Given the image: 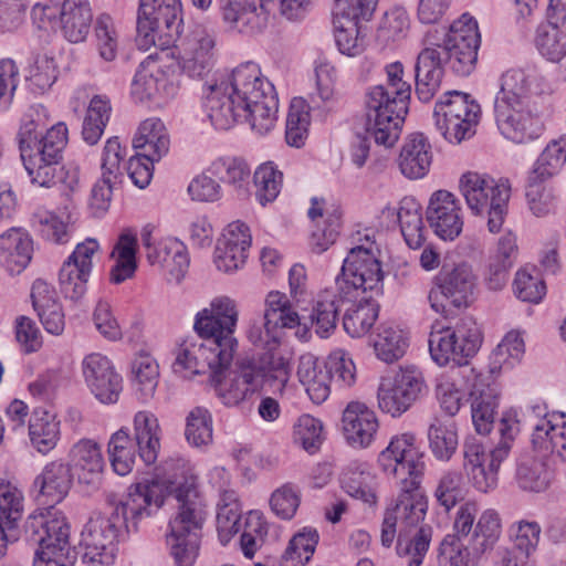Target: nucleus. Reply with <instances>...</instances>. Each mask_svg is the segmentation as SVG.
Instances as JSON below:
<instances>
[{"mask_svg":"<svg viewBox=\"0 0 566 566\" xmlns=\"http://www.w3.org/2000/svg\"><path fill=\"white\" fill-rule=\"evenodd\" d=\"M525 198L530 212L536 218H545L556 211L557 196L546 179L528 176Z\"/></svg>","mask_w":566,"mask_h":566,"instance_id":"nucleus-52","label":"nucleus"},{"mask_svg":"<svg viewBox=\"0 0 566 566\" xmlns=\"http://www.w3.org/2000/svg\"><path fill=\"white\" fill-rule=\"evenodd\" d=\"M135 385L143 401H148L155 394L159 378V366L149 354H139L133 363Z\"/></svg>","mask_w":566,"mask_h":566,"instance_id":"nucleus-62","label":"nucleus"},{"mask_svg":"<svg viewBox=\"0 0 566 566\" xmlns=\"http://www.w3.org/2000/svg\"><path fill=\"white\" fill-rule=\"evenodd\" d=\"M432 531L429 526H422L410 534L400 531L397 539V553L399 556L409 557L408 566H420L429 549Z\"/></svg>","mask_w":566,"mask_h":566,"instance_id":"nucleus-56","label":"nucleus"},{"mask_svg":"<svg viewBox=\"0 0 566 566\" xmlns=\"http://www.w3.org/2000/svg\"><path fill=\"white\" fill-rule=\"evenodd\" d=\"M379 0H336L333 10L335 40L339 51L356 56L365 50L359 21L371 19Z\"/></svg>","mask_w":566,"mask_h":566,"instance_id":"nucleus-16","label":"nucleus"},{"mask_svg":"<svg viewBox=\"0 0 566 566\" xmlns=\"http://www.w3.org/2000/svg\"><path fill=\"white\" fill-rule=\"evenodd\" d=\"M170 139L165 124L159 118L144 120L133 139L137 155L147 161H159L169 150Z\"/></svg>","mask_w":566,"mask_h":566,"instance_id":"nucleus-38","label":"nucleus"},{"mask_svg":"<svg viewBox=\"0 0 566 566\" xmlns=\"http://www.w3.org/2000/svg\"><path fill=\"white\" fill-rule=\"evenodd\" d=\"M481 107L469 95L449 91L436 103L433 118L437 130L450 144H460L475 134Z\"/></svg>","mask_w":566,"mask_h":566,"instance_id":"nucleus-12","label":"nucleus"},{"mask_svg":"<svg viewBox=\"0 0 566 566\" xmlns=\"http://www.w3.org/2000/svg\"><path fill=\"white\" fill-rule=\"evenodd\" d=\"M516 481L523 490L541 492L549 483L545 463L532 455H524L517 462Z\"/></svg>","mask_w":566,"mask_h":566,"instance_id":"nucleus-61","label":"nucleus"},{"mask_svg":"<svg viewBox=\"0 0 566 566\" xmlns=\"http://www.w3.org/2000/svg\"><path fill=\"white\" fill-rule=\"evenodd\" d=\"M428 440L433 457L439 461H449L459 444L455 424L436 419L428 429Z\"/></svg>","mask_w":566,"mask_h":566,"instance_id":"nucleus-54","label":"nucleus"},{"mask_svg":"<svg viewBox=\"0 0 566 566\" xmlns=\"http://www.w3.org/2000/svg\"><path fill=\"white\" fill-rule=\"evenodd\" d=\"M270 0H228L221 8L222 20L229 30L244 35H255L265 30L269 22Z\"/></svg>","mask_w":566,"mask_h":566,"instance_id":"nucleus-27","label":"nucleus"},{"mask_svg":"<svg viewBox=\"0 0 566 566\" xmlns=\"http://www.w3.org/2000/svg\"><path fill=\"white\" fill-rule=\"evenodd\" d=\"M109 99L103 95H95L87 107L83 122L82 135L90 145H95L102 137L111 116Z\"/></svg>","mask_w":566,"mask_h":566,"instance_id":"nucleus-55","label":"nucleus"},{"mask_svg":"<svg viewBox=\"0 0 566 566\" xmlns=\"http://www.w3.org/2000/svg\"><path fill=\"white\" fill-rule=\"evenodd\" d=\"M547 18L548 25L537 31L536 46L545 59L566 67V33L558 28L566 21V0H549Z\"/></svg>","mask_w":566,"mask_h":566,"instance_id":"nucleus-30","label":"nucleus"},{"mask_svg":"<svg viewBox=\"0 0 566 566\" xmlns=\"http://www.w3.org/2000/svg\"><path fill=\"white\" fill-rule=\"evenodd\" d=\"M67 465L78 482L95 484L105 467L101 446L95 440L81 439L71 448Z\"/></svg>","mask_w":566,"mask_h":566,"instance_id":"nucleus-33","label":"nucleus"},{"mask_svg":"<svg viewBox=\"0 0 566 566\" xmlns=\"http://www.w3.org/2000/svg\"><path fill=\"white\" fill-rule=\"evenodd\" d=\"M334 81V67L328 63H321L316 67V88L310 94L308 104L302 97L292 99L285 128V139L290 146L300 148L305 144L310 125L307 108H324L335 99Z\"/></svg>","mask_w":566,"mask_h":566,"instance_id":"nucleus-14","label":"nucleus"},{"mask_svg":"<svg viewBox=\"0 0 566 566\" xmlns=\"http://www.w3.org/2000/svg\"><path fill=\"white\" fill-rule=\"evenodd\" d=\"M81 370L91 394L102 403H116L123 390V378L113 361L101 353H91L82 359Z\"/></svg>","mask_w":566,"mask_h":566,"instance_id":"nucleus-23","label":"nucleus"},{"mask_svg":"<svg viewBox=\"0 0 566 566\" xmlns=\"http://www.w3.org/2000/svg\"><path fill=\"white\" fill-rule=\"evenodd\" d=\"M482 343V334L472 317H462L454 327L432 328L429 336V352L439 366L450 361L459 366L476 354Z\"/></svg>","mask_w":566,"mask_h":566,"instance_id":"nucleus-13","label":"nucleus"},{"mask_svg":"<svg viewBox=\"0 0 566 566\" xmlns=\"http://www.w3.org/2000/svg\"><path fill=\"white\" fill-rule=\"evenodd\" d=\"M501 535V516L497 511L488 509L480 514L468 548L474 557H480L495 547Z\"/></svg>","mask_w":566,"mask_h":566,"instance_id":"nucleus-46","label":"nucleus"},{"mask_svg":"<svg viewBox=\"0 0 566 566\" xmlns=\"http://www.w3.org/2000/svg\"><path fill=\"white\" fill-rule=\"evenodd\" d=\"M98 248V242L95 239H86L78 243L63 262L59 273V283L61 292L66 298L77 301L86 293V284L93 268L92 260Z\"/></svg>","mask_w":566,"mask_h":566,"instance_id":"nucleus-24","label":"nucleus"},{"mask_svg":"<svg viewBox=\"0 0 566 566\" xmlns=\"http://www.w3.org/2000/svg\"><path fill=\"white\" fill-rule=\"evenodd\" d=\"M381 472L397 480L399 494L396 504L387 509L381 524V544L389 547L397 533V523L416 526L426 515L428 503L421 490L424 454L410 432L394 436L377 458Z\"/></svg>","mask_w":566,"mask_h":566,"instance_id":"nucleus-2","label":"nucleus"},{"mask_svg":"<svg viewBox=\"0 0 566 566\" xmlns=\"http://www.w3.org/2000/svg\"><path fill=\"white\" fill-rule=\"evenodd\" d=\"M470 387L471 413L475 430L479 433H489L494 422L496 390L489 382L490 377L478 373L474 368L462 371Z\"/></svg>","mask_w":566,"mask_h":566,"instance_id":"nucleus-29","label":"nucleus"},{"mask_svg":"<svg viewBox=\"0 0 566 566\" xmlns=\"http://www.w3.org/2000/svg\"><path fill=\"white\" fill-rule=\"evenodd\" d=\"M358 241L359 244L349 250L335 281L339 301L354 302L360 296L378 293L382 286L384 273L374 238L366 233Z\"/></svg>","mask_w":566,"mask_h":566,"instance_id":"nucleus-8","label":"nucleus"},{"mask_svg":"<svg viewBox=\"0 0 566 566\" xmlns=\"http://www.w3.org/2000/svg\"><path fill=\"white\" fill-rule=\"evenodd\" d=\"M182 24L179 0H139L137 44L143 50L169 45Z\"/></svg>","mask_w":566,"mask_h":566,"instance_id":"nucleus-11","label":"nucleus"},{"mask_svg":"<svg viewBox=\"0 0 566 566\" xmlns=\"http://www.w3.org/2000/svg\"><path fill=\"white\" fill-rule=\"evenodd\" d=\"M253 184L258 202L261 206H266L273 202L281 192L283 174L273 163H264L255 169Z\"/></svg>","mask_w":566,"mask_h":566,"instance_id":"nucleus-59","label":"nucleus"},{"mask_svg":"<svg viewBox=\"0 0 566 566\" xmlns=\"http://www.w3.org/2000/svg\"><path fill=\"white\" fill-rule=\"evenodd\" d=\"M444 64L446 56L438 44L426 46L418 54L415 66L416 94L421 102H430L439 91Z\"/></svg>","mask_w":566,"mask_h":566,"instance_id":"nucleus-31","label":"nucleus"},{"mask_svg":"<svg viewBox=\"0 0 566 566\" xmlns=\"http://www.w3.org/2000/svg\"><path fill=\"white\" fill-rule=\"evenodd\" d=\"M107 452L113 470L118 475L124 476L132 472L136 462V455L138 454V448L127 428H120L112 434Z\"/></svg>","mask_w":566,"mask_h":566,"instance_id":"nucleus-51","label":"nucleus"},{"mask_svg":"<svg viewBox=\"0 0 566 566\" xmlns=\"http://www.w3.org/2000/svg\"><path fill=\"white\" fill-rule=\"evenodd\" d=\"M431 163L432 149L428 138L421 133L410 135L398 158L401 174L408 179H421L429 172Z\"/></svg>","mask_w":566,"mask_h":566,"instance_id":"nucleus-36","label":"nucleus"},{"mask_svg":"<svg viewBox=\"0 0 566 566\" xmlns=\"http://www.w3.org/2000/svg\"><path fill=\"white\" fill-rule=\"evenodd\" d=\"M207 172L216 177L219 181L229 184L238 190L244 189L250 168L248 164L237 157H220L213 160L207 168Z\"/></svg>","mask_w":566,"mask_h":566,"instance_id":"nucleus-58","label":"nucleus"},{"mask_svg":"<svg viewBox=\"0 0 566 566\" xmlns=\"http://www.w3.org/2000/svg\"><path fill=\"white\" fill-rule=\"evenodd\" d=\"M67 144V127L57 123L46 130L40 143L20 147V157L32 184L51 188L57 182L71 192L80 187L77 167L61 165L62 151Z\"/></svg>","mask_w":566,"mask_h":566,"instance_id":"nucleus-7","label":"nucleus"},{"mask_svg":"<svg viewBox=\"0 0 566 566\" xmlns=\"http://www.w3.org/2000/svg\"><path fill=\"white\" fill-rule=\"evenodd\" d=\"M459 189L472 213L486 214L489 231L497 233L503 226L511 197L509 180H495L486 174L467 171L460 177Z\"/></svg>","mask_w":566,"mask_h":566,"instance_id":"nucleus-9","label":"nucleus"},{"mask_svg":"<svg viewBox=\"0 0 566 566\" xmlns=\"http://www.w3.org/2000/svg\"><path fill=\"white\" fill-rule=\"evenodd\" d=\"M308 217L315 222V229L311 234L312 249L322 253L337 239L340 229V213L337 209L326 210L324 200L313 198Z\"/></svg>","mask_w":566,"mask_h":566,"instance_id":"nucleus-40","label":"nucleus"},{"mask_svg":"<svg viewBox=\"0 0 566 566\" xmlns=\"http://www.w3.org/2000/svg\"><path fill=\"white\" fill-rule=\"evenodd\" d=\"M475 287V275L468 264L441 271L434 279L428 300L431 308L448 315L452 308L468 306Z\"/></svg>","mask_w":566,"mask_h":566,"instance_id":"nucleus-19","label":"nucleus"},{"mask_svg":"<svg viewBox=\"0 0 566 566\" xmlns=\"http://www.w3.org/2000/svg\"><path fill=\"white\" fill-rule=\"evenodd\" d=\"M31 298L34 311L45 328L53 335H60L65 327V316L59 303L55 289L48 282L38 279L31 289Z\"/></svg>","mask_w":566,"mask_h":566,"instance_id":"nucleus-34","label":"nucleus"},{"mask_svg":"<svg viewBox=\"0 0 566 566\" xmlns=\"http://www.w3.org/2000/svg\"><path fill=\"white\" fill-rule=\"evenodd\" d=\"M338 292L323 291L313 301L310 313L311 324L321 338L329 337L337 325L339 306Z\"/></svg>","mask_w":566,"mask_h":566,"instance_id":"nucleus-50","label":"nucleus"},{"mask_svg":"<svg viewBox=\"0 0 566 566\" xmlns=\"http://www.w3.org/2000/svg\"><path fill=\"white\" fill-rule=\"evenodd\" d=\"M379 313L378 304L373 295L360 296L346 310L343 317V327L352 337H363L375 325Z\"/></svg>","mask_w":566,"mask_h":566,"instance_id":"nucleus-49","label":"nucleus"},{"mask_svg":"<svg viewBox=\"0 0 566 566\" xmlns=\"http://www.w3.org/2000/svg\"><path fill=\"white\" fill-rule=\"evenodd\" d=\"M238 319L237 302L227 295L213 297L196 314L193 329L201 342L196 343L195 350L189 353L195 356V363L190 366L188 379L207 373L212 379L214 371L230 366L238 347Z\"/></svg>","mask_w":566,"mask_h":566,"instance_id":"nucleus-5","label":"nucleus"},{"mask_svg":"<svg viewBox=\"0 0 566 566\" xmlns=\"http://www.w3.org/2000/svg\"><path fill=\"white\" fill-rule=\"evenodd\" d=\"M145 483H158L163 486V504L167 495L175 496L178 505L169 521L167 547L176 566H193L199 556L208 512L197 491L196 476L190 465L182 459H170L165 462L163 478Z\"/></svg>","mask_w":566,"mask_h":566,"instance_id":"nucleus-4","label":"nucleus"},{"mask_svg":"<svg viewBox=\"0 0 566 566\" xmlns=\"http://www.w3.org/2000/svg\"><path fill=\"white\" fill-rule=\"evenodd\" d=\"M24 531L28 541L39 546L35 554L52 556L73 554L70 545V527L57 512L45 511L28 517Z\"/></svg>","mask_w":566,"mask_h":566,"instance_id":"nucleus-22","label":"nucleus"},{"mask_svg":"<svg viewBox=\"0 0 566 566\" xmlns=\"http://www.w3.org/2000/svg\"><path fill=\"white\" fill-rule=\"evenodd\" d=\"M217 39L212 31L197 27L171 52L180 71L191 78H203L214 66Z\"/></svg>","mask_w":566,"mask_h":566,"instance_id":"nucleus-20","label":"nucleus"},{"mask_svg":"<svg viewBox=\"0 0 566 566\" xmlns=\"http://www.w3.org/2000/svg\"><path fill=\"white\" fill-rule=\"evenodd\" d=\"M523 417L533 427L532 444L543 457L556 455L566 461V420L563 413H549L539 400L525 406Z\"/></svg>","mask_w":566,"mask_h":566,"instance_id":"nucleus-17","label":"nucleus"},{"mask_svg":"<svg viewBox=\"0 0 566 566\" xmlns=\"http://www.w3.org/2000/svg\"><path fill=\"white\" fill-rule=\"evenodd\" d=\"M480 41L478 22L464 13L450 25L443 43L438 45L443 50L446 63L451 70L460 76H467L475 67Z\"/></svg>","mask_w":566,"mask_h":566,"instance_id":"nucleus-15","label":"nucleus"},{"mask_svg":"<svg viewBox=\"0 0 566 566\" xmlns=\"http://www.w3.org/2000/svg\"><path fill=\"white\" fill-rule=\"evenodd\" d=\"M163 486L136 483L116 503L109 515L88 520L82 534L81 559L87 566H111L115 563L117 542L123 532H136L139 523L163 506Z\"/></svg>","mask_w":566,"mask_h":566,"instance_id":"nucleus-3","label":"nucleus"},{"mask_svg":"<svg viewBox=\"0 0 566 566\" xmlns=\"http://www.w3.org/2000/svg\"><path fill=\"white\" fill-rule=\"evenodd\" d=\"M73 473L67 464L60 461L48 463L34 480L43 502L49 506L60 503L69 493Z\"/></svg>","mask_w":566,"mask_h":566,"instance_id":"nucleus-41","label":"nucleus"},{"mask_svg":"<svg viewBox=\"0 0 566 566\" xmlns=\"http://www.w3.org/2000/svg\"><path fill=\"white\" fill-rule=\"evenodd\" d=\"M510 449L506 441L499 443L492 450H486L479 439H465L463 469L474 489L488 493L496 488L499 468L507 458Z\"/></svg>","mask_w":566,"mask_h":566,"instance_id":"nucleus-18","label":"nucleus"},{"mask_svg":"<svg viewBox=\"0 0 566 566\" xmlns=\"http://www.w3.org/2000/svg\"><path fill=\"white\" fill-rule=\"evenodd\" d=\"M205 107L217 129H229L244 118L260 135L275 125L279 102L273 84L258 64L238 65L227 78L207 86Z\"/></svg>","mask_w":566,"mask_h":566,"instance_id":"nucleus-1","label":"nucleus"},{"mask_svg":"<svg viewBox=\"0 0 566 566\" xmlns=\"http://www.w3.org/2000/svg\"><path fill=\"white\" fill-rule=\"evenodd\" d=\"M399 95L384 84L368 88L365 94V132L377 145L392 147L399 139L409 101L395 106Z\"/></svg>","mask_w":566,"mask_h":566,"instance_id":"nucleus-10","label":"nucleus"},{"mask_svg":"<svg viewBox=\"0 0 566 566\" xmlns=\"http://www.w3.org/2000/svg\"><path fill=\"white\" fill-rule=\"evenodd\" d=\"M32 240L21 229L12 228L0 235V264L10 273H20L31 261Z\"/></svg>","mask_w":566,"mask_h":566,"instance_id":"nucleus-42","label":"nucleus"},{"mask_svg":"<svg viewBox=\"0 0 566 566\" xmlns=\"http://www.w3.org/2000/svg\"><path fill=\"white\" fill-rule=\"evenodd\" d=\"M301 318L285 293L271 291L264 300L263 326H252L248 338L252 344H280L284 329L298 326Z\"/></svg>","mask_w":566,"mask_h":566,"instance_id":"nucleus-21","label":"nucleus"},{"mask_svg":"<svg viewBox=\"0 0 566 566\" xmlns=\"http://www.w3.org/2000/svg\"><path fill=\"white\" fill-rule=\"evenodd\" d=\"M93 12L88 0H64L61 4L59 25L63 36L72 42H83L91 29Z\"/></svg>","mask_w":566,"mask_h":566,"instance_id":"nucleus-39","label":"nucleus"},{"mask_svg":"<svg viewBox=\"0 0 566 566\" xmlns=\"http://www.w3.org/2000/svg\"><path fill=\"white\" fill-rule=\"evenodd\" d=\"M544 78L535 70L510 69L500 77L494 101L496 125L502 135L514 142L533 139L539 132V115L531 108L532 93L545 91Z\"/></svg>","mask_w":566,"mask_h":566,"instance_id":"nucleus-6","label":"nucleus"},{"mask_svg":"<svg viewBox=\"0 0 566 566\" xmlns=\"http://www.w3.org/2000/svg\"><path fill=\"white\" fill-rule=\"evenodd\" d=\"M565 163L566 140H554L542 151L530 176L549 180L554 175L559 172Z\"/></svg>","mask_w":566,"mask_h":566,"instance_id":"nucleus-64","label":"nucleus"},{"mask_svg":"<svg viewBox=\"0 0 566 566\" xmlns=\"http://www.w3.org/2000/svg\"><path fill=\"white\" fill-rule=\"evenodd\" d=\"M342 423L347 442L355 448L369 447L379 427L376 413L359 401H352L346 406Z\"/></svg>","mask_w":566,"mask_h":566,"instance_id":"nucleus-32","label":"nucleus"},{"mask_svg":"<svg viewBox=\"0 0 566 566\" xmlns=\"http://www.w3.org/2000/svg\"><path fill=\"white\" fill-rule=\"evenodd\" d=\"M297 377L314 403L321 405L328 398L331 392L329 374L319 366L312 354L300 357Z\"/></svg>","mask_w":566,"mask_h":566,"instance_id":"nucleus-45","label":"nucleus"},{"mask_svg":"<svg viewBox=\"0 0 566 566\" xmlns=\"http://www.w3.org/2000/svg\"><path fill=\"white\" fill-rule=\"evenodd\" d=\"M178 86L169 78L167 65L149 55L140 64L132 83V93L139 99L163 102L172 98Z\"/></svg>","mask_w":566,"mask_h":566,"instance_id":"nucleus-25","label":"nucleus"},{"mask_svg":"<svg viewBox=\"0 0 566 566\" xmlns=\"http://www.w3.org/2000/svg\"><path fill=\"white\" fill-rule=\"evenodd\" d=\"M211 381L226 406H237L261 386V374L252 363H247L233 370L214 371Z\"/></svg>","mask_w":566,"mask_h":566,"instance_id":"nucleus-28","label":"nucleus"},{"mask_svg":"<svg viewBox=\"0 0 566 566\" xmlns=\"http://www.w3.org/2000/svg\"><path fill=\"white\" fill-rule=\"evenodd\" d=\"M29 438L32 448L41 454H48L60 441L61 421L49 410L35 409L29 420Z\"/></svg>","mask_w":566,"mask_h":566,"instance_id":"nucleus-44","label":"nucleus"},{"mask_svg":"<svg viewBox=\"0 0 566 566\" xmlns=\"http://www.w3.org/2000/svg\"><path fill=\"white\" fill-rule=\"evenodd\" d=\"M185 436L193 447L208 446L212 442V417L205 407H195L186 418Z\"/></svg>","mask_w":566,"mask_h":566,"instance_id":"nucleus-63","label":"nucleus"},{"mask_svg":"<svg viewBox=\"0 0 566 566\" xmlns=\"http://www.w3.org/2000/svg\"><path fill=\"white\" fill-rule=\"evenodd\" d=\"M542 527L536 521L518 520L507 528V537L513 545V552H517L525 558L532 556L539 544Z\"/></svg>","mask_w":566,"mask_h":566,"instance_id":"nucleus-57","label":"nucleus"},{"mask_svg":"<svg viewBox=\"0 0 566 566\" xmlns=\"http://www.w3.org/2000/svg\"><path fill=\"white\" fill-rule=\"evenodd\" d=\"M370 344L375 355L384 363L392 364L400 359L409 346L408 338L397 326L381 324L371 336Z\"/></svg>","mask_w":566,"mask_h":566,"instance_id":"nucleus-47","label":"nucleus"},{"mask_svg":"<svg viewBox=\"0 0 566 566\" xmlns=\"http://www.w3.org/2000/svg\"><path fill=\"white\" fill-rule=\"evenodd\" d=\"M134 440L138 455L146 464H154L160 450V426L157 417L149 411H138L134 416Z\"/></svg>","mask_w":566,"mask_h":566,"instance_id":"nucleus-43","label":"nucleus"},{"mask_svg":"<svg viewBox=\"0 0 566 566\" xmlns=\"http://www.w3.org/2000/svg\"><path fill=\"white\" fill-rule=\"evenodd\" d=\"M318 539L319 535L316 528L311 526L303 527L290 539L282 555L281 566L306 565L315 552Z\"/></svg>","mask_w":566,"mask_h":566,"instance_id":"nucleus-53","label":"nucleus"},{"mask_svg":"<svg viewBox=\"0 0 566 566\" xmlns=\"http://www.w3.org/2000/svg\"><path fill=\"white\" fill-rule=\"evenodd\" d=\"M340 485L349 496L377 505L378 478L367 462L352 461L342 473Z\"/></svg>","mask_w":566,"mask_h":566,"instance_id":"nucleus-35","label":"nucleus"},{"mask_svg":"<svg viewBox=\"0 0 566 566\" xmlns=\"http://www.w3.org/2000/svg\"><path fill=\"white\" fill-rule=\"evenodd\" d=\"M426 219L433 233L444 241H453L463 229L460 201L447 190H437L431 195Z\"/></svg>","mask_w":566,"mask_h":566,"instance_id":"nucleus-26","label":"nucleus"},{"mask_svg":"<svg viewBox=\"0 0 566 566\" xmlns=\"http://www.w3.org/2000/svg\"><path fill=\"white\" fill-rule=\"evenodd\" d=\"M263 349L259 364L252 363L261 374V385L268 382L273 392L282 394L290 379L289 359L284 357L280 344H253Z\"/></svg>","mask_w":566,"mask_h":566,"instance_id":"nucleus-37","label":"nucleus"},{"mask_svg":"<svg viewBox=\"0 0 566 566\" xmlns=\"http://www.w3.org/2000/svg\"><path fill=\"white\" fill-rule=\"evenodd\" d=\"M397 219L401 234L411 249H419L426 241V230L421 206L411 197H405L399 202Z\"/></svg>","mask_w":566,"mask_h":566,"instance_id":"nucleus-48","label":"nucleus"},{"mask_svg":"<svg viewBox=\"0 0 566 566\" xmlns=\"http://www.w3.org/2000/svg\"><path fill=\"white\" fill-rule=\"evenodd\" d=\"M24 513V495L13 482L0 479V521L19 530Z\"/></svg>","mask_w":566,"mask_h":566,"instance_id":"nucleus-60","label":"nucleus"}]
</instances>
